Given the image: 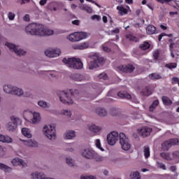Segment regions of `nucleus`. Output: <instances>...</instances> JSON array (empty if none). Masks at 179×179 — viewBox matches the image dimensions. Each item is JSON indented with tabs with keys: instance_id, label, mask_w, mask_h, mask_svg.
<instances>
[{
	"instance_id": "51",
	"label": "nucleus",
	"mask_w": 179,
	"mask_h": 179,
	"mask_svg": "<svg viewBox=\"0 0 179 179\" xmlns=\"http://www.w3.org/2000/svg\"><path fill=\"white\" fill-rule=\"evenodd\" d=\"M169 142L171 143V146H173V145H178V138H173L169 140Z\"/></svg>"
},
{
	"instance_id": "28",
	"label": "nucleus",
	"mask_w": 179,
	"mask_h": 179,
	"mask_svg": "<svg viewBox=\"0 0 179 179\" xmlns=\"http://www.w3.org/2000/svg\"><path fill=\"white\" fill-rule=\"evenodd\" d=\"M37 104L39 107H41V108H43V110L50 108V103L45 101L40 100L37 102Z\"/></svg>"
},
{
	"instance_id": "39",
	"label": "nucleus",
	"mask_w": 179,
	"mask_h": 179,
	"mask_svg": "<svg viewBox=\"0 0 179 179\" xmlns=\"http://www.w3.org/2000/svg\"><path fill=\"white\" fill-rule=\"evenodd\" d=\"M130 179H141V173L138 171H134L130 174Z\"/></svg>"
},
{
	"instance_id": "40",
	"label": "nucleus",
	"mask_w": 179,
	"mask_h": 179,
	"mask_svg": "<svg viewBox=\"0 0 179 179\" xmlns=\"http://www.w3.org/2000/svg\"><path fill=\"white\" fill-rule=\"evenodd\" d=\"M66 163H67V164L71 167L75 166V160H73L71 157H66Z\"/></svg>"
},
{
	"instance_id": "10",
	"label": "nucleus",
	"mask_w": 179,
	"mask_h": 179,
	"mask_svg": "<svg viewBox=\"0 0 179 179\" xmlns=\"http://www.w3.org/2000/svg\"><path fill=\"white\" fill-rule=\"evenodd\" d=\"M120 143L123 150L128 151L132 148V145L129 142V138L124 133L120 134Z\"/></svg>"
},
{
	"instance_id": "21",
	"label": "nucleus",
	"mask_w": 179,
	"mask_h": 179,
	"mask_svg": "<svg viewBox=\"0 0 179 179\" xmlns=\"http://www.w3.org/2000/svg\"><path fill=\"white\" fill-rule=\"evenodd\" d=\"M138 134L141 135V136H149L150 132H152V128L148 127H143L137 129Z\"/></svg>"
},
{
	"instance_id": "23",
	"label": "nucleus",
	"mask_w": 179,
	"mask_h": 179,
	"mask_svg": "<svg viewBox=\"0 0 179 179\" xmlns=\"http://www.w3.org/2000/svg\"><path fill=\"white\" fill-rule=\"evenodd\" d=\"M0 142L2 143H12L13 142V139L8 135L0 134Z\"/></svg>"
},
{
	"instance_id": "37",
	"label": "nucleus",
	"mask_w": 179,
	"mask_h": 179,
	"mask_svg": "<svg viewBox=\"0 0 179 179\" xmlns=\"http://www.w3.org/2000/svg\"><path fill=\"white\" fill-rule=\"evenodd\" d=\"M147 34H155L156 33V27L153 25H148L146 28Z\"/></svg>"
},
{
	"instance_id": "42",
	"label": "nucleus",
	"mask_w": 179,
	"mask_h": 179,
	"mask_svg": "<svg viewBox=\"0 0 179 179\" xmlns=\"http://www.w3.org/2000/svg\"><path fill=\"white\" fill-rule=\"evenodd\" d=\"M143 153L145 159L149 158V157L150 156V149L149 148V147L144 148Z\"/></svg>"
},
{
	"instance_id": "18",
	"label": "nucleus",
	"mask_w": 179,
	"mask_h": 179,
	"mask_svg": "<svg viewBox=\"0 0 179 179\" xmlns=\"http://www.w3.org/2000/svg\"><path fill=\"white\" fill-rule=\"evenodd\" d=\"M60 115H64L67 118H71V121H78V116L72 115V111L68 109H62L59 112Z\"/></svg>"
},
{
	"instance_id": "12",
	"label": "nucleus",
	"mask_w": 179,
	"mask_h": 179,
	"mask_svg": "<svg viewBox=\"0 0 179 179\" xmlns=\"http://www.w3.org/2000/svg\"><path fill=\"white\" fill-rule=\"evenodd\" d=\"M120 139V134L114 131L107 135V142L110 146H114Z\"/></svg>"
},
{
	"instance_id": "44",
	"label": "nucleus",
	"mask_w": 179,
	"mask_h": 179,
	"mask_svg": "<svg viewBox=\"0 0 179 179\" xmlns=\"http://www.w3.org/2000/svg\"><path fill=\"white\" fill-rule=\"evenodd\" d=\"M157 106H159V100L154 101L152 104L150 106V111H153Z\"/></svg>"
},
{
	"instance_id": "64",
	"label": "nucleus",
	"mask_w": 179,
	"mask_h": 179,
	"mask_svg": "<svg viewBox=\"0 0 179 179\" xmlns=\"http://www.w3.org/2000/svg\"><path fill=\"white\" fill-rule=\"evenodd\" d=\"M172 80H173V83H177V82H178V78H172Z\"/></svg>"
},
{
	"instance_id": "29",
	"label": "nucleus",
	"mask_w": 179,
	"mask_h": 179,
	"mask_svg": "<svg viewBox=\"0 0 179 179\" xmlns=\"http://www.w3.org/2000/svg\"><path fill=\"white\" fill-rule=\"evenodd\" d=\"M0 170L4 171V173H11L12 167L0 162Z\"/></svg>"
},
{
	"instance_id": "60",
	"label": "nucleus",
	"mask_w": 179,
	"mask_h": 179,
	"mask_svg": "<svg viewBox=\"0 0 179 179\" xmlns=\"http://www.w3.org/2000/svg\"><path fill=\"white\" fill-rule=\"evenodd\" d=\"M153 57L155 59H157L159 58V51L156 50L153 54Z\"/></svg>"
},
{
	"instance_id": "36",
	"label": "nucleus",
	"mask_w": 179,
	"mask_h": 179,
	"mask_svg": "<svg viewBox=\"0 0 179 179\" xmlns=\"http://www.w3.org/2000/svg\"><path fill=\"white\" fill-rule=\"evenodd\" d=\"M80 9H81V10H85L87 13H93V9H92V8L85 4H81L80 6Z\"/></svg>"
},
{
	"instance_id": "31",
	"label": "nucleus",
	"mask_w": 179,
	"mask_h": 179,
	"mask_svg": "<svg viewBox=\"0 0 179 179\" xmlns=\"http://www.w3.org/2000/svg\"><path fill=\"white\" fill-rule=\"evenodd\" d=\"M94 145L96 148V149H99V150H101V152H104V148L101 146V140L99 138H96L94 141Z\"/></svg>"
},
{
	"instance_id": "4",
	"label": "nucleus",
	"mask_w": 179,
	"mask_h": 179,
	"mask_svg": "<svg viewBox=\"0 0 179 179\" xmlns=\"http://www.w3.org/2000/svg\"><path fill=\"white\" fill-rule=\"evenodd\" d=\"M62 62L68 68H71V69H82L83 68V62L79 57H64L62 59Z\"/></svg>"
},
{
	"instance_id": "17",
	"label": "nucleus",
	"mask_w": 179,
	"mask_h": 179,
	"mask_svg": "<svg viewBox=\"0 0 179 179\" xmlns=\"http://www.w3.org/2000/svg\"><path fill=\"white\" fill-rule=\"evenodd\" d=\"M63 138L65 141H72L76 138V132L75 130H67L63 134Z\"/></svg>"
},
{
	"instance_id": "63",
	"label": "nucleus",
	"mask_w": 179,
	"mask_h": 179,
	"mask_svg": "<svg viewBox=\"0 0 179 179\" xmlns=\"http://www.w3.org/2000/svg\"><path fill=\"white\" fill-rule=\"evenodd\" d=\"M138 135H140V134L139 133H138V130H136V132L133 134V138H138Z\"/></svg>"
},
{
	"instance_id": "33",
	"label": "nucleus",
	"mask_w": 179,
	"mask_h": 179,
	"mask_svg": "<svg viewBox=\"0 0 179 179\" xmlns=\"http://www.w3.org/2000/svg\"><path fill=\"white\" fill-rule=\"evenodd\" d=\"M95 113H96L98 115H100V117H106V115H107V110L103 108H97Z\"/></svg>"
},
{
	"instance_id": "7",
	"label": "nucleus",
	"mask_w": 179,
	"mask_h": 179,
	"mask_svg": "<svg viewBox=\"0 0 179 179\" xmlns=\"http://www.w3.org/2000/svg\"><path fill=\"white\" fill-rule=\"evenodd\" d=\"M89 34L86 32H74L67 36L66 38L71 43H76L77 41H81V40L87 38Z\"/></svg>"
},
{
	"instance_id": "53",
	"label": "nucleus",
	"mask_w": 179,
	"mask_h": 179,
	"mask_svg": "<svg viewBox=\"0 0 179 179\" xmlns=\"http://www.w3.org/2000/svg\"><path fill=\"white\" fill-rule=\"evenodd\" d=\"M157 167H159V169H162V170H166V165H164V164L163 163H157Z\"/></svg>"
},
{
	"instance_id": "59",
	"label": "nucleus",
	"mask_w": 179,
	"mask_h": 179,
	"mask_svg": "<svg viewBox=\"0 0 179 179\" xmlns=\"http://www.w3.org/2000/svg\"><path fill=\"white\" fill-rule=\"evenodd\" d=\"M21 5H23V3H26L27 2H30V0H17Z\"/></svg>"
},
{
	"instance_id": "2",
	"label": "nucleus",
	"mask_w": 179,
	"mask_h": 179,
	"mask_svg": "<svg viewBox=\"0 0 179 179\" xmlns=\"http://www.w3.org/2000/svg\"><path fill=\"white\" fill-rule=\"evenodd\" d=\"M24 118L27 122L34 124H40L41 122V113L37 111H32L31 110H25L24 111Z\"/></svg>"
},
{
	"instance_id": "14",
	"label": "nucleus",
	"mask_w": 179,
	"mask_h": 179,
	"mask_svg": "<svg viewBox=\"0 0 179 179\" xmlns=\"http://www.w3.org/2000/svg\"><path fill=\"white\" fill-rule=\"evenodd\" d=\"M87 129L92 132L94 136H97V135H100V134H101L103 128L97 124H91L87 125Z\"/></svg>"
},
{
	"instance_id": "43",
	"label": "nucleus",
	"mask_w": 179,
	"mask_h": 179,
	"mask_svg": "<svg viewBox=\"0 0 179 179\" xmlns=\"http://www.w3.org/2000/svg\"><path fill=\"white\" fill-rule=\"evenodd\" d=\"M162 101L165 106H170L171 104V100H170L167 96H163Z\"/></svg>"
},
{
	"instance_id": "41",
	"label": "nucleus",
	"mask_w": 179,
	"mask_h": 179,
	"mask_svg": "<svg viewBox=\"0 0 179 179\" xmlns=\"http://www.w3.org/2000/svg\"><path fill=\"white\" fill-rule=\"evenodd\" d=\"M150 79H152V80H157V79H162V76H160L158 73H151L149 75Z\"/></svg>"
},
{
	"instance_id": "38",
	"label": "nucleus",
	"mask_w": 179,
	"mask_h": 179,
	"mask_svg": "<svg viewBox=\"0 0 179 179\" xmlns=\"http://www.w3.org/2000/svg\"><path fill=\"white\" fill-rule=\"evenodd\" d=\"M170 148H171V143H170V140L162 143V149L164 150H169Z\"/></svg>"
},
{
	"instance_id": "52",
	"label": "nucleus",
	"mask_w": 179,
	"mask_h": 179,
	"mask_svg": "<svg viewBox=\"0 0 179 179\" xmlns=\"http://www.w3.org/2000/svg\"><path fill=\"white\" fill-rule=\"evenodd\" d=\"M92 20H97L99 22V20H101V17L100 15H94L91 17Z\"/></svg>"
},
{
	"instance_id": "49",
	"label": "nucleus",
	"mask_w": 179,
	"mask_h": 179,
	"mask_svg": "<svg viewBox=\"0 0 179 179\" xmlns=\"http://www.w3.org/2000/svg\"><path fill=\"white\" fill-rule=\"evenodd\" d=\"M81 179H97V178L92 175H87L81 176Z\"/></svg>"
},
{
	"instance_id": "9",
	"label": "nucleus",
	"mask_w": 179,
	"mask_h": 179,
	"mask_svg": "<svg viewBox=\"0 0 179 179\" xmlns=\"http://www.w3.org/2000/svg\"><path fill=\"white\" fill-rule=\"evenodd\" d=\"M5 45L6 47H7L8 49L10 50V51H12V52H15L16 55H19L20 57H22V55H26V51L20 48V46L15 45V43L10 42H6Z\"/></svg>"
},
{
	"instance_id": "55",
	"label": "nucleus",
	"mask_w": 179,
	"mask_h": 179,
	"mask_svg": "<svg viewBox=\"0 0 179 179\" xmlns=\"http://www.w3.org/2000/svg\"><path fill=\"white\" fill-rule=\"evenodd\" d=\"M128 38L131 41H138V38L133 35H130L129 36H128Z\"/></svg>"
},
{
	"instance_id": "11",
	"label": "nucleus",
	"mask_w": 179,
	"mask_h": 179,
	"mask_svg": "<svg viewBox=\"0 0 179 179\" xmlns=\"http://www.w3.org/2000/svg\"><path fill=\"white\" fill-rule=\"evenodd\" d=\"M45 57L48 58H58L61 55V49L59 48H48L44 51Z\"/></svg>"
},
{
	"instance_id": "25",
	"label": "nucleus",
	"mask_w": 179,
	"mask_h": 179,
	"mask_svg": "<svg viewBox=\"0 0 179 179\" xmlns=\"http://www.w3.org/2000/svg\"><path fill=\"white\" fill-rule=\"evenodd\" d=\"M90 45V44L89 42L85 41L75 45L73 48L74 50H86L87 48H89Z\"/></svg>"
},
{
	"instance_id": "32",
	"label": "nucleus",
	"mask_w": 179,
	"mask_h": 179,
	"mask_svg": "<svg viewBox=\"0 0 179 179\" xmlns=\"http://www.w3.org/2000/svg\"><path fill=\"white\" fill-rule=\"evenodd\" d=\"M116 9L118 10V13L120 15V16H124V15H127V13H128V10H127V8H124L122 6H117Z\"/></svg>"
},
{
	"instance_id": "26",
	"label": "nucleus",
	"mask_w": 179,
	"mask_h": 179,
	"mask_svg": "<svg viewBox=\"0 0 179 179\" xmlns=\"http://www.w3.org/2000/svg\"><path fill=\"white\" fill-rule=\"evenodd\" d=\"M14 96H17L18 97H22L23 94H24V91H23V89L14 86V89L13 90V94Z\"/></svg>"
},
{
	"instance_id": "34",
	"label": "nucleus",
	"mask_w": 179,
	"mask_h": 179,
	"mask_svg": "<svg viewBox=\"0 0 179 179\" xmlns=\"http://www.w3.org/2000/svg\"><path fill=\"white\" fill-rule=\"evenodd\" d=\"M161 157L164 160H173V154L169 152H162L160 154Z\"/></svg>"
},
{
	"instance_id": "27",
	"label": "nucleus",
	"mask_w": 179,
	"mask_h": 179,
	"mask_svg": "<svg viewBox=\"0 0 179 179\" xmlns=\"http://www.w3.org/2000/svg\"><path fill=\"white\" fill-rule=\"evenodd\" d=\"M44 173L34 171L30 174L31 179H41L43 176H44Z\"/></svg>"
},
{
	"instance_id": "16",
	"label": "nucleus",
	"mask_w": 179,
	"mask_h": 179,
	"mask_svg": "<svg viewBox=\"0 0 179 179\" xmlns=\"http://www.w3.org/2000/svg\"><path fill=\"white\" fill-rule=\"evenodd\" d=\"M11 164L13 166V167H26L27 166V164L21 158L19 157H15L11 159Z\"/></svg>"
},
{
	"instance_id": "30",
	"label": "nucleus",
	"mask_w": 179,
	"mask_h": 179,
	"mask_svg": "<svg viewBox=\"0 0 179 179\" xmlns=\"http://www.w3.org/2000/svg\"><path fill=\"white\" fill-rule=\"evenodd\" d=\"M14 87L12 85H6L3 86V91L8 94H13Z\"/></svg>"
},
{
	"instance_id": "22",
	"label": "nucleus",
	"mask_w": 179,
	"mask_h": 179,
	"mask_svg": "<svg viewBox=\"0 0 179 179\" xmlns=\"http://www.w3.org/2000/svg\"><path fill=\"white\" fill-rule=\"evenodd\" d=\"M21 133L22 134L23 136L27 138L28 139H31L33 138V134H31V130L27 127H23L21 129Z\"/></svg>"
},
{
	"instance_id": "48",
	"label": "nucleus",
	"mask_w": 179,
	"mask_h": 179,
	"mask_svg": "<svg viewBox=\"0 0 179 179\" xmlns=\"http://www.w3.org/2000/svg\"><path fill=\"white\" fill-rule=\"evenodd\" d=\"M118 33H120V29L118 28H115V29L109 31V34L111 36H114V34H118Z\"/></svg>"
},
{
	"instance_id": "46",
	"label": "nucleus",
	"mask_w": 179,
	"mask_h": 179,
	"mask_svg": "<svg viewBox=\"0 0 179 179\" xmlns=\"http://www.w3.org/2000/svg\"><path fill=\"white\" fill-rule=\"evenodd\" d=\"M166 67L169 69H174L177 68V63H169L166 64Z\"/></svg>"
},
{
	"instance_id": "62",
	"label": "nucleus",
	"mask_w": 179,
	"mask_h": 179,
	"mask_svg": "<svg viewBox=\"0 0 179 179\" xmlns=\"http://www.w3.org/2000/svg\"><path fill=\"white\" fill-rule=\"evenodd\" d=\"M47 1L48 0H41L39 3L41 6H44V5H45V3H47Z\"/></svg>"
},
{
	"instance_id": "24",
	"label": "nucleus",
	"mask_w": 179,
	"mask_h": 179,
	"mask_svg": "<svg viewBox=\"0 0 179 179\" xmlns=\"http://www.w3.org/2000/svg\"><path fill=\"white\" fill-rule=\"evenodd\" d=\"M71 79L75 82H85L86 78L82 74L76 73L71 76Z\"/></svg>"
},
{
	"instance_id": "13",
	"label": "nucleus",
	"mask_w": 179,
	"mask_h": 179,
	"mask_svg": "<svg viewBox=\"0 0 179 179\" xmlns=\"http://www.w3.org/2000/svg\"><path fill=\"white\" fill-rule=\"evenodd\" d=\"M20 141L22 142L24 146H26L27 148H30L31 149H36L40 147V144L34 138H30L28 140H23L20 138Z\"/></svg>"
},
{
	"instance_id": "56",
	"label": "nucleus",
	"mask_w": 179,
	"mask_h": 179,
	"mask_svg": "<svg viewBox=\"0 0 179 179\" xmlns=\"http://www.w3.org/2000/svg\"><path fill=\"white\" fill-rule=\"evenodd\" d=\"M102 48H103V51H106V52H110V48L108 47H107L106 44H104L102 46Z\"/></svg>"
},
{
	"instance_id": "3",
	"label": "nucleus",
	"mask_w": 179,
	"mask_h": 179,
	"mask_svg": "<svg viewBox=\"0 0 179 179\" xmlns=\"http://www.w3.org/2000/svg\"><path fill=\"white\" fill-rule=\"evenodd\" d=\"M42 134L49 141H55L57 139V128L55 124H45L42 128Z\"/></svg>"
},
{
	"instance_id": "54",
	"label": "nucleus",
	"mask_w": 179,
	"mask_h": 179,
	"mask_svg": "<svg viewBox=\"0 0 179 179\" xmlns=\"http://www.w3.org/2000/svg\"><path fill=\"white\" fill-rule=\"evenodd\" d=\"M23 20H24V22H30V15H29V14L25 15L23 17Z\"/></svg>"
},
{
	"instance_id": "8",
	"label": "nucleus",
	"mask_w": 179,
	"mask_h": 179,
	"mask_svg": "<svg viewBox=\"0 0 179 179\" xmlns=\"http://www.w3.org/2000/svg\"><path fill=\"white\" fill-rule=\"evenodd\" d=\"M19 124H22V120H20L19 117L11 116L10 121L7 123L6 128L9 132H15Z\"/></svg>"
},
{
	"instance_id": "1",
	"label": "nucleus",
	"mask_w": 179,
	"mask_h": 179,
	"mask_svg": "<svg viewBox=\"0 0 179 179\" xmlns=\"http://www.w3.org/2000/svg\"><path fill=\"white\" fill-rule=\"evenodd\" d=\"M24 31L29 36H37L38 37H45V36H52L54 30L45 27L40 23H30L25 26Z\"/></svg>"
},
{
	"instance_id": "47",
	"label": "nucleus",
	"mask_w": 179,
	"mask_h": 179,
	"mask_svg": "<svg viewBox=\"0 0 179 179\" xmlns=\"http://www.w3.org/2000/svg\"><path fill=\"white\" fill-rule=\"evenodd\" d=\"M6 155V150H5V148L2 147V145H0V158L3 157Z\"/></svg>"
},
{
	"instance_id": "50",
	"label": "nucleus",
	"mask_w": 179,
	"mask_h": 179,
	"mask_svg": "<svg viewBox=\"0 0 179 179\" xmlns=\"http://www.w3.org/2000/svg\"><path fill=\"white\" fill-rule=\"evenodd\" d=\"M98 78L99 79H103L104 80H106V79H108V77L107 76V74L106 73H101L98 76Z\"/></svg>"
},
{
	"instance_id": "15",
	"label": "nucleus",
	"mask_w": 179,
	"mask_h": 179,
	"mask_svg": "<svg viewBox=\"0 0 179 179\" xmlns=\"http://www.w3.org/2000/svg\"><path fill=\"white\" fill-rule=\"evenodd\" d=\"M81 155L82 156H83V157H85L86 159H93L96 157V156H97V153L95 152V151L92 148L84 149L81 152Z\"/></svg>"
},
{
	"instance_id": "58",
	"label": "nucleus",
	"mask_w": 179,
	"mask_h": 179,
	"mask_svg": "<svg viewBox=\"0 0 179 179\" xmlns=\"http://www.w3.org/2000/svg\"><path fill=\"white\" fill-rule=\"evenodd\" d=\"M172 156L173 159H174V157H179V151H175L172 152Z\"/></svg>"
},
{
	"instance_id": "57",
	"label": "nucleus",
	"mask_w": 179,
	"mask_h": 179,
	"mask_svg": "<svg viewBox=\"0 0 179 179\" xmlns=\"http://www.w3.org/2000/svg\"><path fill=\"white\" fill-rule=\"evenodd\" d=\"M143 96H149V94H150L148 87L145 88V91L144 92H143Z\"/></svg>"
},
{
	"instance_id": "35",
	"label": "nucleus",
	"mask_w": 179,
	"mask_h": 179,
	"mask_svg": "<svg viewBox=\"0 0 179 179\" xmlns=\"http://www.w3.org/2000/svg\"><path fill=\"white\" fill-rule=\"evenodd\" d=\"M140 48L143 51H150V43H149L148 42H144L143 43L140 45Z\"/></svg>"
},
{
	"instance_id": "45",
	"label": "nucleus",
	"mask_w": 179,
	"mask_h": 179,
	"mask_svg": "<svg viewBox=\"0 0 179 179\" xmlns=\"http://www.w3.org/2000/svg\"><path fill=\"white\" fill-rule=\"evenodd\" d=\"M7 17L9 20H15V17H16V14L13 12H8L7 14Z\"/></svg>"
},
{
	"instance_id": "5",
	"label": "nucleus",
	"mask_w": 179,
	"mask_h": 179,
	"mask_svg": "<svg viewBox=\"0 0 179 179\" xmlns=\"http://www.w3.org/2000/svg\"><path fill=\"white\" fill-rule=\"evenodd\" d=\"M90 58H91V61L88 63L87 68L90 70L99 68V66L103 65L106 61L103 57H100L99 53H94V55H90Z\"/></svg>"
},
{
	"instance_id": "19",
	"label": "nucleus",
	"mask_w": 179,
	"mask_h": 179,
	"mask_svg": "<svg viewBox=\"0 0 179 179\" xmlns=\"http://www.w3.org/2000/svg\"><path fill=\"white\" fill-rule=\"evenodd\" d=\"M117 95L120 99H127V100H131L133 103H138V99H136V96L134 94L131 95L127 92H119Z\"/></svg>"
},
{
	"instance_id": "61",
	"label": "nucleus",
	"mask_w": 179,
	"mask_h": 179,
	"mask_svg": "<svg viewBox=\"0 0 179 179\" xmlns=\"http://www.w3.org/2000/svg\"><path fill=\"white\" fill-rule=\"evenodd\" d=\"M73 24H75L76 26H79V23H80V21L78 20H75L72 21Z\"/></svg>"
},
{
	"instance_id": "6",
	"label": "nucleus",
	"mask_w": 179,
	"mask_h": 179,
	"mask_svg": "<svg viewBox=\"0 0 179 179\" xmlns=\"http://www.w3.org/2000/svg\"><path fill=\"white\" fill-rule=\"evenodd\" d=\"M57 96L63 104H66V106H72L75 101L73 100V95H72L70 92L65 91H60L58 92Z\"/></svg>"
},
{
	"instance_id": "20",
	"label": "nucleus",
	"mask_w": 179,
	"mask_h": 179,
	"mask_svg": "<svg viewBox=\"0 0 179 179\" xmlns=\"http://www.w3.org/2000/svg\"><path fill=\"white\" fill-rule=\"evenodd\" d=\"M118 72H133L135 70V67L132 64H129L127 66H118L116 68Z\"/></svg>"
}]
</instances>
